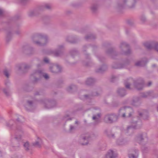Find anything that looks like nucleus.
Returning a JSON list of instances; mask_svg holds the SVG:
<instances>
[{
	"instance_id": "obj_1",
	"label": "nucleus",
	"mask_w": 158,
	"mask_h": 158,
	"mask_svg": "<svg viewBox=\"0 0 158 158\" xmlns=\"http://www.w3.org/2000/svg\"><path fill=\"white\" fill-rule=\"evenodd\" d=\"M109 45V44L106 43L103 44V47L106 49V54L113 59H115L116 57L119 54L128 55L131 53V51L129 45L125 42L121 41L120 42L118 46L119 52L118 53L116 52L114 49L113 48L107 49Z\"/></svg>"
},
{
	"instance_id": "obj_2",
	"label": "nucleus",
	"mask_w": 158,
	"mask_h": 158,
	"mask_svg": "<svg viewBox=\"0 0 158 158\" xmlns=\"http://www.w3.org/2000/svg\"><path fill=\"white\" fill-rule=\"evenodd\" d=\"M132 83H133L135 88L138 90H142L143 87L144 81L142 78H139L135 80H133L131 78H130L127 79L125 83L126 88L131 89L130 86Z\"/></svg>"
},
{
	"instance_id": "obj_3",
	"label": "nucleus",
	"mask_w": 158,
	"mask_h": 158,
	"mask_svg": "<svg viewBox=\"0 0 158 158\" xmlns=\"http://www.w3.org/2000/svg\"><path fill=\"white\" fill-rule=\"evenodd\" d=\"M34 43L39 46H44L48 42V36L42 33H38L34 35L32 37Z\"/></svg>"
},
{
	"instance_id": "obj_4",
	"label": "nucleus",
	"mask_w": 158,
	"mask_h": 158,
	"mask_svg": "<svg viewBox=\"0 0 158 158\" xmlns=\"http://www.w3.org/2000/svg\"><path fill=\"white\" fill-rule=\"evenodd\" d=\"M131 123V124L128 126L126 130L127 133H132L133 130L140 128L142 126V121L138 117L133 118Z\"/></svg>"
},
{
	"instance_id": "obj_5",
	"label": "nucleus",
	"mask_w": 158,
	"mask_h": 158,
	"mask_svg": "<svg viewBox=\"0 0 158 158\" xmlns=\"http://www.w3.org/2000/svg\"><path fill=\"white\" fill-rule=\"evenodd\" d=\"M97 135L95 134H87L82 135L80 138L79 142L82 145H86L88 144L89 141L91 139L95 138Z\"/></svg>"
},
{
	"instance_id": "obj_6",
	"label": "nucleus",
	"mask_w": 158,
	"mask_h": 158,
	"mask_svg": "<svg viewBox=\"0 0 158 158\" xmlns=\"http://www.w3.org/2000/svg\"><path fill=\"white\" fill-rule=\"evenodd\" d=\"M148 138L146 133L141 132L136 135L134 140L142 145H145L148 141Z\"/></svg>"
},
{
	"instance_id": "obj_7",
	"label": "nucleus",
	"mask_w": 158,
	"mask_h": 158,
	"mask_svg": "<svg viewBox=\"0 0 158 158\" xmlns=\"http://www.w3.org/2000/svg\"><path fill=\"white\" fill-rule=\"evenodd\" d=\"M40 102L44 105V107L46 109H50L56 106L57 105L56 101L54 99H47L44 100H40Z\"/></svg>"
},
{
	"instance_id": "obj_8",
	"label": "nucleus",
	"mask_w": 158,
	"mask_h": 158,
	"mask_svg": "<svg viewBox=\"0 0 158 158\" xmlns=\"http://www.w3.org/2000/svg\"><path fill=\"white\" fill-rule=\"evenodd\" d=\"M64 49L63 45H60L57 46V50L54 51L51 49H49L47 53L48 54H52L56 57L60 56L64 54Z\"/></svg>"
},
{
	"instance_id": "obj_9",
	"label": "nucleus",
	"mask_w": 158,
	"mask_h": 158,
	"mask_svg": "<svg viewBox=\"0 0 158 158\" xmlns=\"http://www.w3.org/2000/svg\"><path fill=\"white\" fill-rule=\"evenodd\" d=\"M24 131L22 127L18 126L16 128L15 131V139L16 141H21L22 139V137ZM19 142L16 146V147H19Z\"/></svg>"
},
{
	"instance_id": "obj_10",
	"label": "nucleus",
	"mask_w": 158,
	"mask_h": 158,
	"mask_svg": "<svg viewBox=\"0 0 158 158\" xmlns=\"http://www.w3.org/2000/svg\"><path fill=\"white\" fill-rule=\"evenodd\" d=\"M118 119L117 115L114 114H111L106 115L105 116L104 120L106 123H112L116 122Z\"/></svg>"
},
{
	"instance_id": "obj_11",
	"label": "nucleus",
	"mask_w": 158,
	"mask_h": 158,
	"mask_svg": "<svg viewBox=\"0 0 158 158\" xmlns=\"http://www.w3.org/2000/svg\"><path fill=\"white\" fill-rule=\"evenodd\" d=\"M102 93V89L100 88H99L95 92H93L91 94H85L81 96L80 98L82 100H89L91 99L92 96H98L100 95Z\"/></svg>"
},
{
	"instance_id": "obj_12",
	"label": "nucleus",
	"mask_w": 158,
	"mask_h": 158,
	"mask_svg": "<svg viewBox=\"0 0 158 158\" xmlns=\"http://www.w3.org/2000/svg\"><path fill=\"white\" fill-rule=\"evenodd\" d=\"M18 70L21 73H25L31 68L29 65L26 64H22L17 66Z\"/></svg>"
},
{
	"instance_id": "obj_13",
	"label": "nucleus",
	"mask_w": 158,
	"mask_h": 158,
	"mask_svg": "<svg viewBox=\"0 0 158 158\" xmlns=\"http://www.w3.org/2000/svg\"><path fill=\"white\" fill-rule=\"evenodd\" d=\"M66 40L67 42L73 44H77L79 41V38L76 35L68 36L66 38Z\"/></svg>"
},
{
	"instance_id": "obj_14",
	"label": "nucleus",
	"mask_w": 158,
	"mask_h": 158,
	"mask_svg": "<svg viewBox=\"0 0 158 158\" xmlns=\"http://www.w3.org/2000/svg\"><path fill=\"white\" fill-rule=\"evenodd\" d=\"M49 69L52 73H57L61 72V67L57 64H51L49 67Z\"/></svg>"
},
{
	"instance_id": "obj_15",
	"label": "nucleus",
	"mask_w": 158,
	"mask_h": 158,
	"mask_svg": "<svg viewBox=\"0 0 158 158\" xmlns=\"http://www.w3.org/2000/svg\"><path fill=\"white\" fill-rule=\"evenodd\" d=\"M38 75L39 77H44L45 79L47 80L49 78V77L48 74L44 72L43 70H35V73L33 74V75Z\"/></svg>"
},
{
	"instance_id": "obj_16",
	"label": "nucleus",
	"mask_w": 158,
	"mask_h": 158,
	"mask_svg": "<svg viewBox=\"0 0 158 158\" xmlns=\"http://www.w3.org/2000/svg\"><path fill=\"white\" fill-rule=\"evenodd\" d=\"M25 107L27 110L31 111L35 108L34 103L32 101H27V103L25 105Z\"/></svg>"
},
{
	"instance_id": "obj_17",
	"label": "nucleus",
	"mask_w": 158,
	"mask_h": 158,
	"mask_svg": "<svg viewBox=\"0 0 158 158\" xmlns=\"http://www.w3.org/2000/svg\"><path fill=\"white\" fill-rule=\"evenodd\" d=\"M23 50L28 55L33 54L34 53V48L27 45L24 46L23 48Z\"/></svg>"
},
{
	"instance_id": "obj_18",
	"label": "nucleus",
	"mask_w": 158,
	"mask_h": 158,
	"mask_svg": "<svg viewBox=\"0 0 158 158\" xmlns=\"http://www.w3.org/2000/svg\"><path fill=\"white\" fill-rule=\"evenodd\" d=\"M141 104L140 98L135 97L133 98L131 102L132 105L135 107H138L140 106Z\"/></svg>"
},
{
	"instance_id": "obj_19",
	"label": "nucleus",
	"mask_w": 158,
	"mask_h": 158,
	"mask_svg": "<svg viewBox=\"0 0 158 158\" xmlns=\"http://www.w3.org/2000/svg\"><path fill=\"white\" fill-rule=\"evenodd\" d=\"M148 62V60L146 58H144L141 60L136 62L135 65L137 66H143L145 65Z\"/></svg>"
},
{
	"instance_id": "obj_20",
	"label": "nucleus",
	"mask_w": 158,
	"mask_h": 158,
	"mask_svg": "<svg viewBox=\"0 0 158 158\" xmlns=\"http://www.w3.org/2000/svg\"><path fill=\"white\" fill-rule=\"evenodd\" d=\"M107 69V65L105 64H103L99 68L95 70V72L97 73H102L105 71Z\"/></svg>"
},
{
	"instance_id": "obj_21",
	"label": "nucleus",
	"mask_w": 158,
	"mask_h": 158,
	"mask_svg": "<svg viewBox=\"0 0 158 158\" xmlns=\"http://www.w3.org/2000/svg\"><path fill=\"white\" fill-rule=\"evenodd\" d=\"M118 95L120 97H123L126 94L125 89L124 88H119L117 90Z\"/></svg>"
},
{
	"instance_id": "obj_22",
	"label": "nucleus",
	"mask_w": 158,
	"mask_h": 158,
	"mask_svg": "<svg viewBox=\"0 0 158 158\" xmlns=\"http://www.w3.org/2000/svg\"><path fill=\"white\" fill-rule=\"evenodd\" d=\"M117 155L112 150H109L106 155V158H115L117 156Z\"/></svg>"
},
{
	"instance_id": "obj_23",
	"label": "nucleus",
	"mask_w": 158,
	"mask_h": 158,
	"mask_svg": "<svg viewBox=\"0 0 158 158\" xmlns=\"http://www.w3.org/2000/svg\"><path fill=\"white\" fill-rule=\"evenodd\" d=\"M155 43L154 42H148L144 43V45L147 49L151 50L154 49Z\"/></svg>"
},
{
	"instance_id": "obj_24",
	"label": "nucleus",
	"mask_w": 158,
	"mask_h": 158,
	"mask_svg": "<svg viewBox=\"0 0 158 158\" xmlns=\"http://www.w3.org/2000/svg\"><path fill=\"white\" fill-rule=\"evenodd\" d=\"M127 143L128 141L122 137L119 138L117 139L116 141L117 144L119 145H125Z\"/></svg>"
},
{
	"instance_id": "obj_25",
	"label": "nucleus",
	"mask_w": 158,
	"mask_h": 158,
	"mask_svg": "<svg viewBox=\"0 0 158 158\" xmlns=\"http://www.w3.org/2000/svg\"><path fill=\"white\" fill-rule=\"evenodd\" d=\"M69 53L71 55L72 58H74L75 57L77 56L79 54L78 51L75 48L72 49L69 51Z\"/></svg>"
},
{
	"instance_id": "obj_26",
	"label": "nucleus",
	"mask_w": 158,
	"mask_h": 158,
	"mask_svg": "<svg viewBox=\"0 0 158 158\" xmlns=\"http://www.w3.org/2000/svg\"><path fill=\"white\" fill-rule=\"evenodd\" d=\"M85 57L86 59H89V60L87 61H84L83 63V64L86 66H92L93 64V63L92 62L89 60L90 57L88 54H85Z\"/></svg>"
},
{
	"instance_id": "obj_27",
	"label": "nucleus",
	"mask_w": 158,
	"mask_h": 158,
	"mask_svg": "<svg viewBox=\"0 0 158 158\" xmlns=\"http://www.w3.org/2000/svg\"><path fill=\"white\" fill-rule=\"evenodd\" d=\"M42 144L43 142L42 140L39 137L38 138L37 140H36L35 142L32 143V144L33 146L39 148L41 147Z\"/></svg>"
},
{
	"instance_id": "obj_28",
	"label": "nucleus",
	"mask_w": 158,
	"mask_h": 158,
	"mask_svg": "<svg viewBox=\"0 0 158 158\" xmlns=\"http://www.w3.org/2000/svg\"><path fill=\"white\" fill-rule=\"evenodd\" d=\"M23 88L25 91L27 92L30 91L33 89V87L31 85L30 83L25 84L23 85Z\"/></svg>"
},
{
	"instance_id": "obj_29",
	"label": "nucleus",
	"mask_w": 158,
	"mask_h": 158,
	"mask_svg": "<svg viewBox=\"0 0 158 158\" xmlns=\"http://www.w3.org/2000/svg\"><path fill=\"white\" fill-rule=\"evenodd\" d=\"M77 88L76 85H72L69 86L67 88V91L70 93H73L77 90Z\"/></svg>"
},
{
	"instance_id": "obj_30",
	"label": "nucleus",
	"mask_w": 158,
	"mask_h": 158,
	"mask_svg": "<svg viewBox=\"0 0 158 158\" xmlns=\"http://www.w3.org/2000/svg\"><path fill=\"white\" fill-rule=\"evenodd\" d=\"M133 110L131 108L126 106L125 114H128V115L127 116V117H130L131 116L132 114L133 113Z\"/></svg>"
},
{
	"instance_id": "obj_31",
	"label": "nucleus",
	"mask_w": 158,
	"mask_h": 158,
	"mask_svg": "<svg viewBox=\"0 0 158 158\" xmlns=\"http://www.w3.org/2000/svg\"><path fill=\"white\" fill-rule=\"evenodd\" d=\"M96 81V80L92 77H89L86 80L85 83L88 85H91L94 84Z\"/></svg>"
},
{
	"instance_id": "obj_32",
	"label": "nucleus",
	"mask_w": 158,
	"mask_h": 158,
	"mask_svg": "<svg viewBox=\"0 0 158 158\" xmlns=\"http://www.w3.org/2000/svg\"><path fill=\"white\" fill-rule=\"evenodd\" d=\"M98 7V6L97 4L94 3L91 6L90 9L92 12L95 13L97 10Z\"/></svg>"
},
{
	"instance_id": "obj_33",
	"label": "nucleus",
	"mask_w": 158,
	"mask_h": 158,
	"mask_svg": "<svg viewBox=\"0 0 158 158\" xmlns=\"http://www.w3.org/2000/svg\"><path fill=\"white\" fill-rule=\"evenodd\" d=\"M12 36V33L11 31H8L7 32L6 37V41L7 43H8L11 40Z\"/></svg>"
},
{
	"instance_id": "obj_34",
	"label": "nucleus",
	"mask_w": 158,
	"mask_h": 158,
	"mask_svg": "<svg viewBox=\"0 0 158 158\" xmlns=\"http://www.w3.org/2000/svg\"><path fill=\"white\" fill-rule=\"evenodd\" d=\"M138 155V151L137 150H135L132 153L129 154V158H137Z\"/></svg>"
},
{
	"instance_id": "obj_35",
	"label": "nucleus",
	"mask_w": 158,
	"mask_h": 158,
	"mask_svg": "<svg viewBox=\"0 0 158 158\" xmlns=\"http://www.w3.org/2000/svg\"><path fill=\"white\" fill-rule=\"evenodd\" d=\"M96 38V35L92 34H90L87 35L85 36V39L87 40H92L95 39Z\"/></svg>"
},
{
	"instance_id": "obj_36",
	"label": "nucleus",
	"mask_w": 158,
	"mask_h": 158,
	"mask_svg": "<svg viewBox=\"0 0 158 158\" xmlns=\"http://www.w3.org/2000/svg\"><path fill=\"white\" fill-rule=\"evenodd\" d=\"M153 92L152 91H149L147 92L143 93L141 94L140 97L142 98H146L148 97L151 96Z\"/></svg>"
},
{
	"instance_id": "obj_37",
	"label": "nucleus",
	"mask_w": 158,
	"mask_h": 158,
	"mask_svg": "<svg viewBox=\"0 0 158 158\" xmlns=\"http://www.w3.org/2000/svg\"><path fill=\"white\" fill-rule=\"evenodd\" d=\"M24 148L26 151H28L31 149V146L29 143L28 141L24 142L23 144Z\"/></svg>"
},
{
	"instance_id": "obj_38",
	"label": "nucleus",
	"mask_w": 158,
	"mask_h": 158,
	"mask_svg": "<svg viewBox=\"0 0 158 158\" xmlns=\"http://www.w3.org/2000/svg\"><path fill=\"white\" fill-rule=\"evenodd\" d=\"M126 106H124L120 108L119 110V115H122L123 117H125V110Z\"/></svg>"
},
{
	"instance_id": "obj_39",
	"label": "nucleus",
	"mask_w": 158,
	"mask_h": 158,
	"mask_svg": "<svg viewBox=\"0 0 158 158\" xmlns=\"http://www.w3.org/2000/svg\"><path fill=\"white\" fill-rule=\"evenodd\" d=\"M107 135L110 138L114 139L115 138L114 134L111 131H106Z\"/></svg>"
},
{
	"instance_id": "obj_40",
	"label": "nucleus",
	"mask_w": 158,
	"mask_h": 158,
	"mask_svg": "<svg viewBox=\"0 0 158 158\" xmlns=\"http://www.w3.org/2000/svg\"><path fill=\"white\" fill-rule=\"evenodd\" d=\"M43 9L41 8V7L40 6L35 10H33L35 16H38L40 14L41 11Z\"/></svg>"
},
{
	"instance_id": "obj_41",
	"label": "nucleus",
	"mask_w": 158,
	"mask_h": 158,
	"mask_svg": "<svg viewBox=\"0 0 158 158\" xmlns=\"http://www.w3.org/2000/svg\"><path fill=\"white\" fill-rule=\"evenodd\" d=\"M138 114L140 116L142 117L143 119L145 120H148V119L149 116L148 114H143L142 113L139 112V111L138 112Z\"/></svg>"
},
{
	"instance_id": "obj_42",
	"label": "nucleus",
	"mask_w": 158,
	"mask_h": 158,
	"mask_svg": "<svg viewBox=\"0 0 158 158\" xmlns=\"http://www.w3.org/2000/svg\"><path fill=\"white\" fill-rule=\"evenodd\" d=\"M4 75L7 78H8L10 75V70L7 69H5L3 71Z\"/></svg>"
},
{
	"instance_id": "obj_43",
	"label": "nucleus",
	"mask_w": 158,
	"mask_h": 158,
	"mask_svg": "<svg viewBox=\"0 0 158 158\" xmlns=\"http://www.w3.org/2000/svg\"><path fill=\"white\" fill-rule=\"evenodd\" d=\"M2 91L6 96L9 97L11 95L9 89L4 88L3 89Z\"/></svg>"
},
{
	"instance_id": "obj_44",
	"label": "nucleus",
	"mask_w": 158,
	"mask_h": 158,
	"mask_svg": "<svg viewBox=\"0 0 158 158\" xmlns=\"http://www.w3.org/2000/svg\"><path fill=\"white\" fill-rule=\"evenodd\" d=\"M35 71L33 73L31 74L34 77V80H33L32 81V82L34 84L36 83L39 80V78L36 77L37 76H39L38 75H36L35 74V75H33V74L35 73Z\"/></svg>"
},
{
	"instance_id": "obj_45",
	"label": "nucleus",
	"mask_w": 158,
	"mask_h": 158,
	"mask_svg": "<svg viewBox=\"0 0 158 158\" xmlns=\"http://www.w3.org/2000/svg\"><path fill=\"white\" fill-rule=\"evenodd\" d=\"M41 8L43 9L42 10H44L45 9L47 10H50L51 8V6L49 4H46L44 5L41 6Z\"/></svg>"
},
{
	"instance_id": "obj_46",
	"label": "nucleus",
	"mask_w": 158,
	"mask_h": 158,
	"mask_svg": "<svg viewBox=\"0 0 158 158\" xmlns=\"http://www.w3.org/2000/svg\"><path fill=\"white\" fill-rule=\"evenodd\" d=\"M140 20L141 22L144 23L147 21V19L144 15H142L140 17Z\"/></svg>"
},
{
	"instance_id": "obj_47",
	"label": "nucleus",
	"mask_w": 158,
	"mask_h": 158,
	"mask_svg": "<svg viewBox=\"0 0 158 158\" xmlns=\"http://www.w3.org/2000/svg\"><path fill=\"white\" fill-rule=\"evenodd\" d=\"M112 68L114 69H121V67L118 66V63H114L112 65Z\"/></svg>"
},
{
	"instance_id": "obj_48",
	"label": "nucleus",
	"mask_w": 158,
	"mask_h": 158,
	"mask_svg": "<svg viewBox=\"0 0 158 158\" xmlns=\"http://www.w3.org/2000/svg\"><path fill=\"white\" fill-rule=\"evenodd\" d=\"M14 121L13 120H10L8 122L6 123V125L7 126L9 127H11L13 126Z\"/></svg>"
},
{
	"instance_id": "obj_49",
	"label": "nucleus",
	"mask_w": 158,
	"mask_h": 158,
	"mask_svg": "<svg viewBox=\"0 0 158 158\" xmlns=\"http://www.w3.org/2000/svg\"><path fill=\"white\" fill-rule=\"evenodd\" d=\"M28 15L30 17L35 16L33 10H31L28 13Z\"/></svg>"
},
{
	"instance_id": "obj_50",
	"label": "nucleus",
	"mask_w": 158,
	"mask_h": 158,
	"mask_svg": "<svg viewBox=\"0 0 158 158\" xmlns=\"http://www.w3.org/2000/svg\"><path fill=\"white\" fill-rule=\"evenodd\" d=\"M119 103L117 101L113 102L112 104V106L113 107H116L119 106Z\"/></svg>"
},
{
	"instance_id": "obj_51",
	"label": "nucleus",
	"mask_w": 158,
	"mask_h": 158,
	"mask_svg": "<svg viewBox=\"0 0 158 158\" xmlns=\"http://www.w3.org/2000/svg\"><path fill=\"white\" fill-rule=\"evenodd\" d=\"M75 129V128L74 127L70 125V128L69 130V133H72Z\"/></svg>"
},
{
	"instance_id": "obj_52",
	"label": "nucleus",
	"mask_w": 158,
	"mask_h": 158,
	"mask_svg": "<svg viewBox=\"0 0 158 158\" xmlns=\"http://www.w3.org/2000/svg\"><path fill=\"white\" fill-rule=\"evenodd\" d=\"M130 62L129 60L126 59L124 61L123 65H125V67L127 65H129L130 64Z\"/></svg>"
},
{
	"instance_id": "obj_53",
	"label": "nucleus",
	"mask_w": 158,
	"mask_h": 158,
	"mask_svg": "<svg viewBox=\"0 0 158 158\" xmlns=\"http://www.w3.org/2000/svg\"><path fill=\"white\" fill-rule=\"evenodd\" d=\"M17 120L19 122L22 123L24 121V118L22 116H20L17 119Z\"/></svg>"
},
{
	"instance_id": "obj_54",
	"label": "nucleus",
	"mask_w": 158,
	"mask_h": 158,
	"mask_svg": "<svg viewBox=\"0 0 158 158\" xmlns=\"http://www.w3.org/2000/svg\"><path fill=\"white\" fill-rule=\"evenodd\" d=\"M154 49L158 52V42H155Z\"/></svg>"
},
{
	"instance_id": "obj_55",
	"label": "nucleus",
	"mask_w": 158,
	"mask_h": 158,
	"mask_svg": "<svg viewBox=\"0 0 158 158\" xmlns=\"http://www.w3.org/2000/svg\"><path fill=\"white\" fill-rule=\"evenodd\" d=\"M98 58L99 61L102 62H103L105 60V59L104 57L101 56H98Z\"/></svg>"
},
{
	"instance_id": "obj_56",
	"label": "nucleus",
	"mask_w": 158,
	"mask_h": 158,
	"mask_svg": "<svg viewBox=\"0 0 158 158\" xmlns=\"http://www.w3.org/2000/svg\"><path fill=\"white\" fill-rule=\"evenodd\" d=\"M10 84L9 80L7 79L5 81V84L6 87H9Z\"/></svg>"
},
{
	"instance_id": "obj_57",
	"label": "nucleus",
	"mask_w": 158,
	"mask_h": 158,
	"mask_svg": "<svg viewBox=\"0 0 158 158\" xmlns=\"http://www.w3.org/2000/svg\"><path fill=\"white\" fill-rule=\"evenodd\" d=\"M63 119L65 121H67L69 120H71L72 118H69V116L68 115H67L66 116L64 117Z\"/></svg>"
},
{
	"instance_id": "obj_58",
	"label": "nucleus",
	"mask_w": 158,
	"mask_h": 158,
	"mask_svg": "<svg viewBox=\"0 0 158 158\" xmlns=\"http://www.w3.org/2000/svg\"><path fill=\"white\" fill-rule=\"evenodd\" d=\"M127 23L130 25H132L134 24V22L131 20L128 19L127 20Z\"/></svg>"
},
{
	"instance_id": "obj_59",
	"label": "nucleus",
	"mask_w": 158,
	"mask_h": 158,
	"mask_svg": "<svg viewBox=\"0 0 158 158\" xmlns=\"http://www.w3.org/2000/svg\"><path fill=\"white\" fill-rule=\"evenodd\" d=\"M49 17L48 16H45L43 18V20L45 22L48 21L49 20Z\"/></svg>"
},
{
	"instance_id": "obj_60",
	"label": "nucleus",
	"mask_w": 158,
	"mask_h": 158,
	"mask_svg": "<svg viewBox=\"0 0 158 158\" xmlns=\"http://www.w3.org/2000/svg\"><path fill=\"white\" fill-rule=\"evenodd\" d=\"M89 45H85L83 47V52H85L86 49L88 48Z\"/></svg>"
},
{
	"instance_id": "obj_61",
	"label": "nucleus",
	"mask_w": 158,
	"mask_h": 158,
	"mask_svg": "<svg viewBox=\"0 0 158 158\" xmlns=\"http://www.w3.org/2000/svg\"><path fill=\"white\" fill-rule=\"evenodd\" d=\"M43 61L45 63L47 64H48L49 63V59L48 58L46 57L44 58Z\"/></svg>"
},
{
	"instance_id": "obj_62",
	"label": "nucleus",
	"mask_w": 158,
	"mask_h": 158,
	"mask_svg": "<svg viewBox=\"0 0 158 158\" xmlns=\"http://www.w3.org/2000/svg\"><path fill=\"white\" fill-rule=\"evenodd\" d=\"M15 33L17 35H19L21 33V31L19 30H17L15 31Z\"/></svg>"
},
{
	"instance_id": "obj_63",
	"label": "nucleus",
	"mask_w": 158,
	"mask_h": 158,
	"mask_svg": "<svg viewBox=\"0 0 158 158\" xmlns=\"http://www.w3.org/2000/svg\"><path fill=\"white\" fill-rule=\"evenodd\" d=\"M142 150L144 152H146L148 150V148L147 147H143L142 148Z\"/></svg>"
},
{
	"instance_id": "obj_64",
	"label": "nucleus",
	"mask_w": 158,
	"mask_h": 158,
	"mask_svg": "<svg viewBox=\"0 0 158 158\" xmlns=\"http://www.w3.org/2000/svg\"><path fill=\"white\" fill-rule=\"evenodd\" d=\"M42 94V93L40 91H37L35 93V95H38Z\"/></svg>"
}]
</instances>
